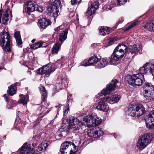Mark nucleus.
I'll use <instances>...</instances> for the list:
<instances>
[{
	"instance_id": "51",
	"label": "nucleus",
	"mask_w": 154,
	"mask_h": 154,
	"mask_svg": "<svg viewBox=\"0 0 154 154\" xmlns=\"http://www.w3.org/2000/svg\"><path fill=\"white\" fill-rule=\"evenodd\" d=\"M123 21V18L121 17L119 19L118 22L116 23V24H118L119 23H122Z\"/></svg>"
},
{
	"instance_id": "62",
	"label": "nucleus",
	"mask_w": 154,
	"mask_h": 154,
	"mask_svg": "<svg viewBox=\"0 0 154 154\" xmlns=\"http://www.w3.org/2000/svg\"><path fill=\"white\" fill-rule=\"evenodd\" d=\"M105 1H106V0H102V1L104 2Z\"/></svg>"
},
{
	"instance_id": "58",
	"label": "nucleus",
	"mask_w": 154,
	"mask_h": 154,
	"mask_svg": "<svg viewBox=\"0 0 154 154\" xmlns=\"http://www.w3.org/2000/svg\"><path fill=\"white\" fill-rule=\"evenodd\" d=\"M27 73L29 75H31L32 72L31 71H27Z\"/></svg>"
},
{
	"instance_id": "55",
	"label": "nucleus",
	"mask_w": 154,
	"mask_h": 154,
	"mask_svg": "<svg viewBox=\"0 0 154 154\" xmlns=\"http://www.w3.org/2000/svg\"><path fill=\"white\" fill-rule=\"evenodd\" d=\"M72 95L71 94H70L69 95V96L68 97H67V100L68 102H69V100H70V99H71L70 98V97H71Z\"/></svg>"
},
{
	"instance_id": "10",
	"label": "nucleus",
	"mask_w": 154,
	"mask_h": 154,
	"mask_svg": "<svg viewBox=\"0 0 154 154\" xmlns=\"http://www.w3.org/2000/svg\"><path fill=\"white\" fill-rule=\"evenodd\" d=\"M139 71L143 75L152 74L154 72V64L147 63L140 68Z\"/></svg>"
},
{
	"instance_id": "54",
	"label": "nucleus",
	"mask_w": 154,
	"mask_h": 154,
	"mask_svg": "<svg viewBox=\"0 0 154 154\" xmlns=\"http://www.w3.org/2000/svg\"><path fill=\"white\" fill-rule=\"evenodd\" d=\"M2 10H0V23H1V17H2Z\"/></svg>"
},
{
	"instance_id": "36",
	"label": "nucleus",
	"mask_w": 154,
	"mask_h": 154,
	"mask_svg": "<svg viewBox=\"0 0 154 154\" xmlns=\"http://www.w3.org/2000/svg\"><path fill=\"white\" fill-rule=\"evenodd\" d=\"M16 89L15 86L13 85L10 86L8 92L9 95L12 96L16 93Z\"/></svg>"
},
{
	"instance_id": "11",
	"label": "nucleus",
	"mask_w": 154,
	"mask_h": 154,
	"mask_svg": "<svg viewBox=\"0 0 154 154\" xmlns=\"http://www.w3.org/2000/svg\"><path fill=\"white\" fill-rule=\"evenodd\" d=\"M125 53L124 51L122 52L119 49L116 50V48L114 49L113 52L110 57L112 59L113 65H116L117 63V61L119 60V59L122 58Z\"/></svg>"
},
{
	"instance_id": "50",
	"label": "nucleus",
	"mask_w": 154,
	"mask_h": 154,
	"mask_svg": "<svg viewBox=\"0 0 154 154\" xmlns=\"http://www.w3.org/2000/svg\"><path fill=\"white\" fill-rule=\"evenodd\" d=\"M40 119H38L34 123L33 127H35L37 125H38L40 122Z\"/></svg>"
},
{
	"instance_id": "46",
	"label": "nucleus",
	"mask_w": 154,
	"mask_h": 154,
	"mask_svg": "<svg viewBox=\"0 0 154 154\" xmlns=\"http://www.w3.org/2000/svg\"><path fill=\"white\" fill-rule=\"evenodd\" d=\"M117 40V38L116 37L110 39L108 42V44L109 45H112L113 43Z\"/></svg>"
},
{
	"instance_id": "44",
	"label": "nucleus",
	"mask_w": 154,
	"mask_h": 154,
	"mask_svg": "<svg viewBox=\"0 0 154 154\" xmlns=\"http://www.w3.org/2000/svg\"><path fill=\"white\" fill-rule=\"evenodd\" d=\"M96 131L97 132V133L98 136V137H100L103 134V130L101 128L100 129L98 128V129L96 130Z\"/></svg>"
},
{
	"instance_id": "34",
	"label": "nucleus",
	"mask_w": 154,
	"mask_h": 154,
	"mask_svg": "<svg viewBox=\"0 0 154 154\" xmlns=\"http://www.w3.org/2000/svg\"><path fill=\"white\" fill-rule=\"evenodd\" d=\"M44 42L42 41H40L37 42L35 44L31 45V48L35 50L40 47H43L44 46L42 45Z\"/></svg>"
},
{
	"instance_id": "61",
	"label": "nucleus",
	"mask_w": 154,
	"mask_h": 154,
	"mask_svg": "<svg viewBox=\"0 0 154 154\" xmlns=\"http://www.w3.org/2000/svg\"><path fill=\"white\" fill-rule=\"evenodd\" d=\"M95 45V44H92V46H93L94 45Z\"/></svg>"
},
{
	"instance_id": "14",
	"label": "nucleus",
	"mask_w": 154,
	"mask_h": 154,
	"mask_svg": "<svg viewBox=\"0 0 154 154\" xmlns=\"http://www.w3.org/2000/svg\"><path fill=\"white\" fill-rule=\"evenodd\" d=\"M20 152L21 154H34L33 147L28 143H24L21 147Z\"/></svg>"
},
{
	"instance_id": "27",
	"label": "nucleus",
	"mask_w": 154,
	"mask_h": 154,
	"mask_svg": "<svg viewBox=\"0 0 154 154\" xmlns=\"http://www.w3.org/2000/svg\"><path fill=\"white\" fill-rule=\"evenodd\" d=\"M68 32V29H66L60 34L59 40L60 42H62L66 39Z\"/></svg>"
},
{
	"instance_id": "18",
	"label": "nucleus",
	"mask_w": 154,
	"mask_h": 154,
	"mask_svg": "<svg viewBox=\"0 0 154 154\" xmlns=\"http://www.w3.org/2000/svg\"><path fill=\"white\" fill-rule=\"evenodd\" d=\"M51 24V21L44 18H40L38 22V26L40 29L43 30Z\"/></svg>"
},
{
	"instance_id": "45",
	"label": "nucleus",
	"mask_w": 154,
	"mask_h": 154,
	"mask_svg": "<svg viewBox=\"0 0 154 154\" xmlns=\"http://www.w3.org/2000/svg\"><path fill=\"white\" fill-rule=\"evenodd\" d=\"M35 140L37 141L36 143H38L41 140V134L39 133L35 137Z\"/></svg>"
},
{
	"instance_id": "33",
	"label": "nucleus",
	"mask_w": 154,
	"mask_h": 154,
	"mask_svg": "<svg viewBox=\"0 0 154 154\" xmlns=\"http://www.w3.org/2000/svg\"><path fill=\"white\" fill-rule=\"evenodd\" d=\"M61 44L58 42L54 45L52 49V52L53 54L57 53L60 49Z\"/></svg>"
},
{
	"instance_id": "19",
	"label": "nucleus",
	"mask_w": 154,
	"mask_h": 154,
	"mask_svg": "<svg viewBox=\"0 0 154 154\" xmlns=\"http://www.w3.org/2000/svg\"><path fill=\"white\" fill-rule=\"evenodd\" d=\"M98 61V58L96 56H94L91 57L88 61L85 60L81 62L80 64L81 66H87L92 65L94 63H97Z\"/></svg>"
},
{
	"instance_id": "32",
	"label": "nucleus",
	"mask_w": 154,
	"mask_h": 154,
	"mask_svg": "<svg viewBox=\"0 0 154 154\" xmlns=\"http://www.w3.org/2000/svg\"><path fill=\"white\" fill-rule=\"evenodd\" d=\"M92 119L93 122V127L94 126L97 125L100 123L101 121L97 116L92 115Z\"/></svg>"
},
{
	"instance_id": "60",
	"label": "nucleus",
	"mask_w": 154,
	"mask_h": 154,
	"mask_svg": "<svg viewBox=\"0 0 154 154\" xmlns=\"http://www.w3.org/2000/svg\"><path fill=\"white\" fill-rule=\"evenodd\" d=\"M54 122V120H51L50 122V123L52 124Z\"/></svg>"
},
{
	"instance_id": "59",
	"label": "nucleus",
	"mask_w": 154,
	"mask_h": 154,
	"mask_svg": "<svg viewBox=\"0 0 154 154\" xmlns=\"http://www.w3.org/2000/svg\"><path fill=\"white\" fill-rule=\"evenodd\" d=\"M35 39H33L32 41H31V42H32V43H34V42H35Z\"/></svg>"
},
{
	"instance_id": "52",
	"label": "nucleus",
	"mask_w": 154,
	"mask_h": 154,
	"mask_svg": "<svg viewBox=\"0 0 154 154\" xmlns=\"http://www.w3.org/2000/svg\"><path fill=\"white\" fill-rule=\"evenodd\" d=\"M29 50V48H24L23 49V52L24 53L27 52Z\"/></svg>"
},
{
	"instance_id": "40",
	"label": "nucleus",
	"mask_w": 154,
	"mask_h": 154,
	"mask_svg": "<svg viewBox=\"0 0 154 154\" xmlns=\"http://www.w3.org/2000/svg\"><path fill=\"white\" fill-rule=\"evenodd\" d=\"M45 68V66H44L41 68L39 69L38 70V73L40 74H44L45 73H47Z\"/></svg>"
},
{
	"instance_id": "2",
	"label": "nucleus",
	"mask_w": 154,
	"mask_h": 154,
	"mask_svg": "<svg viewBox=\"0 0 154 154\" xmlns=\"http://www.w3.org/2000/svg\"><path fill=\"white\" fill-rule=\"evenodd\" d=\"M145 111V108L142 104L131 105L127 110L126 113L131 117H139L142 116Z\"/></svg>"
},
{
	"instance_id": "5",
	"label": "nucleus",
	"mask_w": 154,
	"mask_h": 154,
	"mask_svg": "<svg viewBox=\"0 0 154 154\" xmlns=\"http://www.w3.org/2000/svg\"><path fill=\"white\" fill-rule=\"evenodd\" d=\"M128 84L132 86H140L144 81L143 75L140 72L137 74L129 75L127 77Z\"/></svg>"
},
{
	"instance_id": "63",
	"label": "nucleus",
	"mask_w": 154,
	"mask_h": 154,
	"mask_svg": "<svg viewBox=\"0 0 154 154\" xmlns=\"http://www.w3.org/2000/svg\"><path fill=\"white\" fill-rule=\"evenodd\" d=\"M1 125V121H0V125Z\"/></svg>"
},
{
	"instance_id": "8",
	"label": "nucleus",
	"mask_w": 154,
	"mask_h": 154,
	"mask_svg": "<svg viewBox=\"0 0 154 154\" xmlns=\"http://www.w3.org/2000/svg\"><path fill=\"white\" fill-rule=\"evenodd\" d=\"M36 10L42 13L43 11V8L38 6L36 4H35L33 2H29L27 4V7L25 9V11L28 15H29L30 13Z\"/></svg>"
},
{
	"instance_id": "28",
	"label": "nucleus",
	"mask_w": 154,
	"mask_h": 154,
	"mask_svg": "<svg viewBox=\"0 0 154 154\" xmlns=\"http://www.w3.org/2000/svg\"><path fill=\"white\" fill-rule=\"evenodd\" d=\"M120 96L118 94L113 95L109 99L108 101L110 103L112 104L117 102L119 100Z\"/></svg>"
},
{
	"instance_id": "47",
	"label": "nucleus",
	"mask_w": 154,
	"mask_h": 154,
	"mask_svg": "<svg viewBox=\"0 0 154 154\" xmlns=\"http://www.w3.org/2000/svg\"><path fill=\"white\" fill-rule=\"evenodd\" d=\"M68 106H69V105L68 104H67V106L63 108V112L64 113V114L63 115L64 116H65V114H67V113L69 111V108L68 107Z\"/></svg>"
},
{
	"instance_id": "37",
	"label": "nucleus",
	"mask_w": 154,
	"mask_h": 154,
	"mask_svg": "<svg viewBox=\"0 0 154 154\" xmlns=\"http://www.w3.org/2000/svg\"><path fill=\"white\" fill-rule=\"evenodd\" d=\"M116 49H118L119 50L122 52L124 51L125 53L126 52L127 50V47L126 46L123 44H120L116 48Z\"/></svg>"
},
{
	"instance_id": "24",
	"label": "nucleus",
	"mask_w": 154,
	"mask_h": 154,
	"mask_svg": "<svg viewBox=\"0 0 154 154\" xmlns=\"http://www.w3.org/2000/svg\"><path fill=\"white\" fill-rule=\"evenodd\" d=\"M143 90L146 92L147 91L154 92V86L150 82H145L143 85Z\"/></svg>"
},
{
	"instance_id": "12",
	"label": "nucleus",
	"mask_w": 154,
	"mask_h": 154,
	"mask_svg": "<svg viewBox=\"0 0 154 154\" xmlns=\"http://www.w3.org/2000/svg\"><path fill=\"white\" fill-rule=\"evenodd\" d=\"M109 99V97H106L103 98L98 103L96 108L98 110L103 111L107 112L109 109V107L107 102Z\"/></svg>"
},
{
	"instance_id": "9",
	"label": "nucleus",
	"mask_w": 154,
	"mask_h": 154,
	"mask_svg": "<svg viewBox=\"0 0 154 154\" xmlns=\"http://www.w3.org/2000/svg\"><path fill=\"white\" fill-rule=\"evenodd\" d=\"M50 141L47 140H45L42 142L41 143L39 144L37 147L38 143L34 142L32 144V146L33 147V150L36 154H39L41 153L42 151L45 150L50 144Z\"/></svg>"
},
{
	"instance_id": "48",
	"label": "nucleus",
	"mask_w": 154,
	"mask_h": 154,
	"mask_svg": "<svg viewBox=\"0 0 154 154\" xmlns=\"http://www.w3.org/2000/svg\"><path fill=\"white\" fill-rule=\"evenodd\" d=\"M128 0H117L119 5H124Z\"/></svg>"
},
{
	"instance_id": "31",
	"label": "nucleus",
	"mask_w": 154,
	"mask_h": 154,
	"mask_svg": "<svg viewBox=\"0 0 154 154\" xmlns=\"http://www.w3.org/2000/svg\"><path fill=\"white\" fill-rule=\"evenodd\" d=\"M39 88L40 91V93L42 96V100L45 101L47 95V93L45 88L43 86H41L39 87Z\"/></svg>"
},
{
	"instance_id": "3",
	"label": "nucleus",
	"mask_w": 154,
	"mask_h": 154,
	"mask_svg": "<svg viewBox=\"0 0 154 154\" xmlns=\"http://www.w3.org/2000/svg\"><path fill=\"white\" fill-rule=\"evenodd\" d=\"M11 42L9 34L5 31L2 32L0 36V45L3 50L9 52L11 51Z\"/></svg>"
},
{
	"instance_id": "16",
	"label": "nucleus",
	"mask_w": 154,
	"mask_h": 154,
	"mask_svg": "<svg viewBox=\"0 0 154 154\" xmlns=\"http://www.w3.org/2000/svg\"><path fill=\"white\" fill-rule=\"evenodd\" d=\"M142 46L140 45H135L130 46L127 49V52L131 54H140L142 51Z\"/></svg>"
},
{
	"instance_id": "49",
	"label": "nucleus",
	"mask_w": 154,
	"mask_h": 154,
	"mask_svg": "<svg viewBox=\"0 0 154 154\" xmlns=\"http://www.w3.org/2000/svg\"><path fill=\"white\" fill-rule=\"evenodd\" d=\"M81 1V0H71V4L72 5L77 4H79Z\"/></svg>"
},
{
	"instance_id": "21",
	"label": "nucleus",
	"mask_w": 154,
	"mask_h": 154,
	"mask_svg": "<svg viewBox=\"0 0 154 154\" xmlns=\"http://www.w3.org/2000/svg\"><path fill=\"white\" fill-rule=\"evenodd\" d=\"M92 118V115H88L84 118L83 121L86 123L85 124L87 127L90 128L93 127V122Z\"/></svg>"
},
{
	"instance_id": "22",
	"label": "nucleus",
	"mask_w": 154,
	"mask_h": 154,
	"mask_svg": "<svg viewBox=\"0 0 154 154\" xmlns=\"http://www.w3.org/2000/svg\"><path fill=\"white\" fill-rule=\"evenodd\" d=\"M14 36L16 40V45L17 46L22 48L23 42L22 41L20 32L19 31L16 32L14 34Z\"/></svg>"
},
{
	"instance_id": "26",
	"label": "nucleus",
	"mask_w": 154,
	"mask_h": 154,
	"mask_svg": "<svg viewBox=\"0 0 154 154\" xmlns=\"http://www.w3.org/2000/svg\"><path fill=\"white\" fill-rule=\"evenodd\" d=\"M20 99L19 100V103H22L23 105L27 104L28 101V96L23 94L20 95Z\"/></svg>"
},
{
	"instance_id": "42",
	"label": "nucleus",
	"mask_w": 154,
	"mask_h": 154,
	"mask_svg": "<svg viewBox=\"0 0 154 154\" xmlns=\"http://www.w3.org/2000/svg\"><path fill=\"white\" fill-rule=\"evenodd\" d=\"M116 6L114 0H111V2H110L109 4L108 5L107 8L109 10H111L112 8Z\"/></svg>"
},
{
	"instance_id": "29",
	"label": "nucleus",
	"mask_w": 154,
	"mask_h": 154,
	"mask_svg": "<svg viewBox=\"0 0 154 154\" xmlns=\"http://www.w3.org/2000/svg\"><path fill=\"white\" fill-rule=\"evenodd\" d=\"M99 32L100 34L103 36L108 35L110 32L109 28H105L103 26L101 27V28L99 29Z\"/></svg>"
},
{
	"instance_id": "6",
	"label": "nucleus",
	"mask_w": 154,
	"mask_h": 154,
	"mask_svg": "<svg viewBox=\"0 0 154 154\" xmlns=\"http://www.w3.org/2000/svg\"><path fill=\"white\" fill-rule=\"evenodd\" d=\"M118 81L116 79L112 80L109 84L107 85L105 89L102 91L101 94L99 93L95 96L94 98L95 101L97 102L100 99L101 94L105 96L109 94L111 92L114 91L115 88L118 87V86L117 85V84L118 83Z\"/></svg>"
},
{
	"instance_id": "17",
	"label": "nucleus",
	"mask_w": 154,
	"mask_h": 154,
	"mask_svg": "<svg viewBox=\"0 0 154 154\" xmlns=\"http://www.w3.org/2000/svg\"><path fill=\"white\" fill-rule=\"evenodd\" d=\"M112 60L110 57L108 58H102L100 60L96 67L98 68H101L105 67L108 64L113 65Z\"/></svg>"
},
{
	"instance_id": "57",
	"label": "nucleus",
	"mask_w": 154,
	"mask_h": 154,
	"mask_svg": "<svg viewBox=\"0 0 154 154\" xmlns=\"http://www.w3.org/2000/svg\"><path fill=\"white\" fill-rule=\"evenodd\" d=\"M15 85H20V83H16L14 84Z\"/></svg>"
},
{
	"instance_id": "13",
	"label": "nucleus",
	"mask_w": 154,
	"mask_h": 154,
	"mask_svg": "<svg viewBox=\"0 0 154 154\" xmlns=\"http://www.w3.org/2000/svg\"><path fill=\"white\" fill-rule=\"evenodd\" d=\"M146 124L148 128L154 129V111L145 118Z\"/></svg>"
},
{
	"instance_id": "64",
	"label": "nucleus",
	"mask_w": 154,
	"mask_h": 154,
	"mask_svg": "<svg viewBox=\"0 0 154 154\" xmlns=\"http://www.w3.org/2000/svg\"><path fill=\"white\" fill-rule=\"evenodd\" d=\"M11 17L12 16V14L11 13Z\"/></svg>"
},
{
	"instance_id": "53",
	"label": "nucleus",
	"mask_w": 154,
	"mask_h": 154,
	"mask_svg": "<svg viewBox=\"0 0 154 154\" xmlns=\"http://www.w3.org/2000/svg\"><path fill=\"white\" fill-rule=\"evenodd\" d=\"M4 97L5 98V100L7 102H8V97L7 96V95L6 94L4 95Z\"/></svg>"
},
{
	"instance_id": "4",
	"label": "nucleus",
	"mask_w": 154,
	"mask_h": 154,
	"mask_svg": "<svg viewBox=\"0 0 154 154\" xmlns=\"http://www.w3.org/2000/svg\"><path fill=\"white\" fill-rule=\"evenodd\" d=\"M153 135L148 133L140 137L137 143V147L139 149L142 150L146 148L152 140Z\"/></svg>"
},
{
	"instance_id": "39",
	"label": "nucleus",
	"mask_w": 154,
	"mask_h": 154,
	"mask_svg": "<svg viewBox=\"0 0 154 154\" xmlns=\"http://www.w3.org/2000/svg\"><path fill=\"white\" fill-rule=\"evenodd\" d=\"M16 105L17 103L15 101L11 100L10 101V102L8 103L7 107L8 109H11L16 106Z\"/></svg>"
},
{
	"instance_id": "43",
	"label": "nucleus",
	"mask_w": 154,
	"mask_h": 154,
	"mask_svg": "<svg viewBox=\"0 0 154 154\" xmlns=\"http://www.w3.org/2000/svg\"><path fill=\"white\" fill-rule=\"evenodd\" d=\"M61 83L64 84L65 87L66 88L68 87V82L67 79L66 78L62 79H61Z\"/></svg>"
},
{
	"instance_id": "56",
	"label": "nucleus",
	"mask_w": 154,
	"mask_h": 154,
	"mask_svg": "<svg viewBox=\"0 0 154 154\" xmlns=\"http://www.w3.org/2000/svg\"><path fill=\"white\" fill-rule=\"evenodd\" d=\"M112 134L115 138H116L117 136V134H116L115 133H113Z\"/></svg>"
},
{
	"instance_id": "38",
	"label": "nucleus",
	"mask_w": 154,
	"mask_h": 154,
	"mask_svg": "<svg viewBox=\"0 0 154 154\" xmlns=\"http://www.w3.org/2000/svg\"><path fill=\"white\" fill-rule=\"evenodd\" d=\"M64 28L63 25H61L60 26L57 27L55 29H54V30L55 31V32L54 33L53 36V37L54 38H55L57 36V34L59 32V31L60 30H61Z\"/></svg>"
},
{
	"instance_id": "1",
	"label": "nucleus",
	"mask_w": 154,
	"mask_h": 154,
	"mask_svg": "<svg viewBox=\"0 0 154 154\" xmlns=\"http://www.w3.org/2000/svg\"><path fill=\"white\" fill-rule=\"evenodd\" d=\"M82 125V123L81 121L77 118H74L70 120L69 125L63 124L60 131V132L65 131L66 132L69 129L74 133H77L78 132L80 127Z\"/></svg>"
},
{
	"instance_id": "30",
	"label": "nucleus",
	"mask_w": 154,
	"mask_h": 154,
	"mask_svg": "<svg viewBox=\"0 0 154 154\" xmlns=\"http://www.w3.org/2000/svg\"><path fill=\"white\" fill-rule=\"evenodd\" d=\"M10 12L9 9H7L4 12V14L3 15L2 19V21L3 22V23L4 24H5V23L8 20L9 17L8 16L9 14L8 13Z\"/></svg>"
},
{
	"instance_id": "20",
	"label": "nucleus",
	"mask_w": 154,
	"mask_h": 154,
	"mask_svg": "<svg viewBox=\"0 0 154 154\" xmlns=\"http://www.w3.org/2000/svg\"><path fill=\"white\" fill-rule=\"evenodd\" d=\"M143 95L145 98V100L147 102H150L154 98V92L143 91Z\"/></svg>"
},
{
	"instance_id": "23",
	"label": "nucleus",
	"mask_w": 154,
	"mask_h": 154,
	"mask_svg": "<svg viewBox=\"0 0 154 154\" xmlns=\"http://www.w3.org/2000/svg\"><path fill=\"white\" fill-rule=\"evenodd\" d=\"M55 65L54 64L50 63L45 66L47 73L46 75H49L50 73L54 71L55 69Z\"/></svg>"
},
{
	"instance_id": "41",
	"label": "nucleus",
	"mask_w": 154,
	"mask_h": 154,
	"mask_svg": "<svg viewBox=\"0 0 154 154\" xmlns=\"http://www.w3.org/2000/svg\"><path fill=\"white\" fill-rule=\"evenodd\" d=\"M138 22L137 21L132 23L130 25L128 26L125 28L124 29V31H126L127 30L130 29L132 28L133 27L135 26L137 24Z\"/></svg>"
},
{
	"instance_id": "25",
	"label": "nucleus",
	"mask_w": 154,
	"mask_h": 154,
	"mask_svg": "<svg viewBox=\"0 0 154 154\" xmlns=\"http://www.w3.org/2000/svg\"><path fill=\"white\" fill-rule=\"evenodd\" d=\"M143 27L149 31L154 32V22L147 23L143 26Z\"/></svg>"
},
{
	"instance_id": "7",
	"label": "nucleus",
	"mask_w": 154,
	"mask_h": 154,
	"mask_svg": "<svg viewBox=\"0 0 154 154\" xmlns=\"http://www.w3.org/2000/svg\"><path fill=\"white\" fill-rule=\"evenodd\" d=\"M60 0H55L53 2L48 8L47 13L49 15L55 18L58 16L59 9L60 6Z\"/></svg>"
},
{
	"instance_id": "15",
	"label": "nucleus",
	"mask_w": 154,
	"mask_h": 154,
	"mask_svg": "<svg viewBox=\"0 0 154 154\" xmlns=\"http://www.w3.org/2000/svg\"><path fill=\"white\" fill-rule=\"evenodd\" d=\"M99 8V4L97 2H95L88 7L86 13V16L88 18L95 13L96 10Z\"/></svg>"
},
{
	"instance_id": "35",
	"label": "nucleus",
	"mask_w": 154,
	"mask_h": 154,
	"mask_svg": "<svg viewBox=\"0 0 154 154\" xmlns=\"http://www.w3.org/2000/svg\"><path fill=\"white\" fill-rule=\"evenodd\" d=\"M97 131L94 129H91L90 131L88 133V135L89 137L94 138H98V136L97 134Z\"/></svg>"
}]
</instances>
